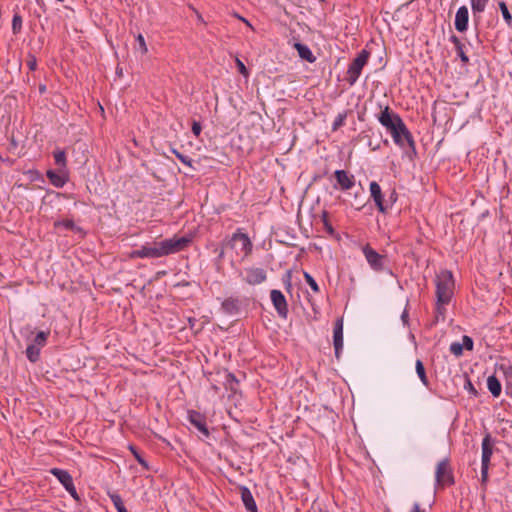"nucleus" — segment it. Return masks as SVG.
Masks as SVG:
<instances>
[{"label":"nucleus","instance_id":"nucleus-46","mask_svg":"<svg viewBox=\"0 0 512 512\" xmlns=\"http://www.w3.org/2000/svg\"><path fill=\"white\" fill-rule=\"evenodd\" d=\"M411 512H421L420 506L418 503H415L413 506V510Z\"/></svg>","mask_w":512,"mask_h":512},{"label":"nucleus","instance_id":"nucleus-41","mask_svg":"<svg viewBox=\"0 0 512 512\" xmlns=\"http://www.w3.org/2000/svg\"><path fill=\"white\" fill-rule=\"evenodd\" d=\"M488 467H489V464H482V467H481V475H482V480L485 481L486 478H487V474H488Z\"/></svg>","mask_w":512,"mask_h":512},{"label":"nucleus","instance_id":"nucleus-9","mask_svg":"<svg viewBox=\"0 0 512 512\" xmlns=\"http://www.w3.org/2000/svg\"><path fill=\"white\" fill-rule=\"evenodd\" d=\"M336 184L334 188H339L343 191L350 190L355 185V178L345 170H336L335 173Z\"/></svg>","mask_w":512,"mask_h":512},{"label":"nucleus","instance_id":"nucleus-29","mask_svg":"<svg viewBox=\"0 0 512 512\" xmlns=\"http://www.w3.org/2000/svg\"><path fill=\"white\" fill-rule=\"evenodd\" d=\"M22 28V17L15 14L12 19V30L14 34H18Z\"/></svg>","mask_w":512,"mask_h":512},{"label":"nucleus","instance_id":"nucleus-23","mask_svg":"<svg viewBox=\"0 0 512 512\" xmlns=\"http://www.w3.org/2000/svg\"><path fill=\"white\" fill-rule=\"evenodd\" d=\"M222 309L227 314H235L238 310V302L235 299L229 298L222 302Z\"/></svg>","mask_w":512,"mask_h":512},{"label":"nucleus","instance_id":"nucleus-30","mask_svg":"<svg viewBox=\"0 0 512 512\" xmlns=\"http://www.w3.org/2000/svg\"><path fill=\"white\" fill-rule=\"evenodd\" d=\"M304 278L307 282V284L311 287V289L314 291V292H319V286L317 284V282L314 280V278L308 273V272H304Z\"/></svg>","mask_w":512,"mask_h":512},{"label":"nucleus","instance_id":"nucleus-17","mask_svg":"<svg viewBox=\"0 0 512 512\" xmlns=\"http://www.w3.org/2000/svg\"><path fill=\"white\" fill-rule=\"evenodd\" d=\"M241 498L245 508L250 512H257V506L250 490L246 487L241 489Z\"/></svg>","mask_w":512,"mask_h":512},{"label":"nucleus","instance_id":"nucleus-16","mask_svg":"<svg viewBox=\"0 0 512 512\" xmlns=\"http://www.w3.org/2000/svg\"><path fill=\"white\" fill-rule=\"evenodd\" d=\"M469 12L466 6H461L455 15V28L458 32H464L468 27Z\"/></svg>","mask_w":512,"mask_h":512},{"label":"nucleus","instance_id":"nucleus-19","mask_svg":"<svg viewBox=\"0 0 512 512\" xmlns=\"http://www.w3.org/2000/svg\"><path fill=\"white\" fill-rule=\"evenodd\" d=\"M51 474L58 479L65 489L73 483L71 475L65 470L53 468L51 469Z\"/></svg>","mask_w":512,"mask_h":512},{"label":"nucleus","instance_id":"nucleus-1","mask_svg":"<svg viewBox=\"0 0 512 512\" xmlns=\"http://www.w3.org/2000/svg\"><path fill=\"white\" fill-rule=\"evenodd\" d=\"M191 242L190 237H173L161 242L147 243L141 246L143 258H160L183 250Z\"/></svg>","mask_w":512,"mask_h":512},{"label":"nucleus","instance_id":"nucleus-4","mask_svg":"<svg viewBox=\"0 0 512 512\" xmlns=\"http://www.w3.org/2000/svg\"><path fill=\"white\" fill-rule=\"evenodd\" d=\"M49 334V331H39L28 343L26 356L31 362H36L39 359L40 351L46 345Z\"/></svg>","mask_w":512,"mask_h":512},{"label":"nucleus","instance_id":"nucleus-11","mask_svg":"<svg viewBox=\"0 0 512 512\" xmlns=\"http://www.w3.org/2000/svg\"><path fill=\"white\" fill-rule=\"evenodd\" d=\"M271 301L281 317H286L288 313V305L285 296L279 290H272L270 293Z\"/></svg>","mask_w":512,"mask_h":512},{"label":"nucleus","instance_id":"nucleus-42","mask_svg":"<svg viewBox=\"0 0 512 512\" xmlns=\"http://www.w3.org/2000/svg\"><path fill=\"white\" fill-rule=\"evenodd\" d=\"M129 257H130V258H143V255H142V251H141V249L133 250V251L129 254Z\"/></svg>","mask_w":512,"mask_h":512},{"label":"nucleus","instance_id":"nucleus-12","mask_svg":"<svg viewBox=\"0 0 512 512\" xmlns=\"http://www.w3.org/2000/svg\"><path fill=\"white\" fill-rule=\"evenodd\" d=\"M243 279L250 285H256L266 279V274L261 268H248L243 273Z\"/></svg>","mask_w":512,"mask_h":512},{"label":"nucleus","instance_id":"nucleus-21","mask_svg":"<svg viewBox=\"0 0 512 512\" xmlns=\"http://www.w3.org/2000/svg\"><path fill=\"white\" fill-rule=\"evenodd\" d=\"M294 47L296 48L298 55L303 60H306L310 63L315 61V57L313 56L312 51L307 45L301 44V43H295Z\"/></svg>","mask_w":512,"mask_h":512},{"label":"nucleus","instance_id":"nucleus-6","mask_svg":"<svg viewBox=\"0 0 512 512\" xmlns=\"http://www.w3.org/2000/svg\"><path fill=\"white\" fill-rule=\"evenodd\" d=\"M378 121L390 133L396 129L401 130V125L404 123L397 114L390 111L389 107H385V109L380 113Z\"/></svg>","mask_w":512,"mask_h":512},{"label":"nucleus","instance_id":"nucleus-13","mask_svg":"<svg viewBox=\"0 0 512 512\" xmlns=\"http://www.w3.org/2000/svg\"><path fill=\"white\" fill-rule=\"evenodd\" d=\"M188 420L201 434L206 437L209 435L206 420L202 414L197 411L190 410L188 411Z\"/></svg>","mask_w":512,"mask_h":512},{"label":"nucleus","instance_id":"nucleus-36","mask_svg":"<svg viewBox=\"0 0 512 512\" xmlns=\"http://www.w3.org/2000/svg\"><path fill=\"white\" fill-rule=\"evenodd\" d=\"M499 369L503 372V374L507 377H512V364L511 365H504L501 364L499 366Z\"/></svg>","mask_w":512,"mask_h":512},{"label":"nucleus","instance_id":"nucleus-14","mask_svg":"<svg viewBox=\"0 0 512 512\" xmlns=\"http://www.w3.org/2000/svg\"><path fill=\"white\" fill-rule=\"evenodd\" d=\"M369 189L371 197L375 202L378 210L382 213H385L388 206L385 204L380 185L377 182L372 181L369 185Z\"/></svg>","mask_w":512,"mask_h":512},{"label":"nucleus","instance_id":"nucleus-10","mask_svg":"<svg viewBox=\"0 0 512 512\" xmlns=\"http://www.w3.org/2000/svg\"><path fill=\"white\" fill-rule=\"evenodd\" d=\"M391 136L394 140V142L399 145L401 148H406V146L412 147L414 142L412 140L411 134L406 128L405 124L403 123L401 125V130L396 129L392 131Z\"/></svg>","mask_w":512,"mask_h":512},{"label":"nucleus","instance_id":"nucleus-5","mask_svg":"<svg viewBox=\"0 0 512 512\" xmlns=\"http://www.w3.org/2000/svg\"><path fill=\"white\" fill-rule=\"evenodd\" d=\"M368 58L369 53L366 50H362L350 64L347 71V80L351 85H353L358 80L363 67L368 61Z\"/></svg>","mask_w":512,"mask_h":512},{"label":"nucleus","instance_id":"nucleus-7","mask_svg":"<svg viewBox=\"0 0 512 512\" xmlns=\"http://www.w3.org/2000/svg\"><path fill=\"white\" fill-rule=\"evenodd\" d=\"M436 483L438 485H450L453 483L452 471L447 459L440 461L436 467Z\"/></svg>","mask_w":512,"mask_h":512},{"label":"nucleus","instance_id":"nucleus-3","mask_svg":"<svg viewBox=\"0 0 512 512\" xmlns=\"http://www.w3.org/2000/svg\"><path fill=\"white\" fill-rule=\"evenodd\" d=\"M251 250L252 244L249 237L243 233H235L226 244L220 256L231 251L237 258L243 260L250 254Z\"/></svg>","mask_w":512,"mask_h":512},{"label":"nucleus","instance_id":"nucleus-44","mask_svg":"<svg viewBox=\"0 0 512 512\" xmlns=\"http://www.w3.org/2000/svg\"><path fill=\"white\" fill-rule=\"evenodd\" d=\"M237 18L240 19L244 24H246L249 28L254 29L252 24L244 17L237 15Z\"/></svg>","mask_w":512,"mask_h":512},{"label":"nucleus","instance_id":"nucleus-20","mask_svg":"<svg viewBox=\"0 0 512 512\" xmlns=\"http://www.w3.org/2000/svg\"><path fill=\"white\" fill-rule=\"evenodd\" d=\"M47 177L50 182L57 188H61L66 183V176L62 171L56 172L53 170L47 171Z\"/></svg>","mask_w":512,"mask_h":512},{"label":"nucleus","instance_id":"nucleus-15","mask_svg":"<svg viewBox=\"0 0 512 512\" xmlns=\"http://www.w3.org/2000/svg\"><path fill=\"white\" fill-rule=\"evenodd\" d=\"M333 344L335 348V355L338 358L343 348V319L339 318L335 322L334 333H333Z\"/></svg>","mask_w":512,"mask_h":512},{"label":"nucleus","instance_id":"nucleus-39","mask_svg":"<svg viewBox=\"0 0 512 512\" xmlns=\"http://www.w3.org/2000/svg\"><path fill=\"white\" fill-rule=\"evenodd\" d=\"M201 130H202V128H201L200 123H199V122L194 121V122H193V124H192V132H193V134H194L196 137H198V136L200 135V133H201Z\"/></svg>","mask_w":512,"mask_h":512},{"label":"nucleus","instance_id":"nucleus-45","mask_svg":"<svg viewBox=\"0 0 512 512\" xmlns=\"http://www.w3.org/2000/svg\"><path fill=\"white\" fill-rule=\"evenodd\" d=\"M401 319L404 323V325H406L408 323V312L407 310H404L402 315H401Z\"/></svg>","mask_w":512,"mask_h":512},{"label":"nucleus","instance_id":"nucleus-33","mask_svg":"<svg viewBox=\"0 0 512 512\" xmlns=\"http://www.w3.org/2000/svg\"><path fill=\"white\" fill-rule=\"evenodd\" d=\"M236 65H237V68L239 70V72L245 77V78H248L249 76V71L248 69L246 68V66L244 65V63L239 59V58H236Z\"/></svg>","mask_w":512,"mask_h":512},{"label":"nucleus","instance_id":"nucleus-18","mask_svg":"<svg viewBox=\"0 0 512 512\" xmlns=\"http://www.w3.org/2000/svg\"><path fill=\"white\" fill-rule=\"evenodd\" d=\"M492 456V443L490 435H486L482 441V464H489Z\"/></svg>","mask_w":512,"mask_h":512},{"label":"nucleus","instance_id":"nucleus-31","mask_svg":"<svg viewBox=\"0 0 512 512\" xmlns=\"http://www.w3.org/2000/svg\"><path fill=\"white\" fill-rule=\"evenodd\" d=\"M172 153H173V154H174V155H175V156H176V157H177V158H178V159H179V160H180L184 165H186V166H188V167H192V160H191L189 157H187V156H185V155L181 154V153H180V152H178L176 149H172Z\"/></svg>","mask_w":512,"mask_h":512},{"label":"nucleus","instance_id":"nucleus-34","mask_svg":"<svg viewBox=\"0 0 512 512\" xmlns=\"http://www.w3.org/2000/svg\"><path fill=\"white\" fill-rule=\"evenodd\" d=\"M57 227H64L66 229H75V224L72 220H63L55 224Z\"/></svg>","mask_w":512,"mask_h":512},{"label":"nucleus","instance_id":"nucleus-47","mask_svg":"<svg viewBox=\"0 0 512 512\" xmlns=\"http://www.w3.org/2000/svg\"><path fill=\"white\" fill-rule=\"evenodd\" d=\"M29 66H30V68H31V69H34V67H35V63H34V62H32V63H30V64H29Z\"/></svg>","mask_w":512,"mask_h":512},{"label":"nucleus","instance_id":"nucleus-50","mask_svg":"<svg viewBox=\"0 0 512 512\" xmlns=\"http://www.w3.org/2000/svg\"><path fill=\"white\" fill-rule=\"evenodd\" d=\"M137 459H138V461H139L141 464H144L143 460H142V459H140V457H138V456H137Z\"/></svg>","mask_w":512,"mask_h":512},{"label":"nucleus","instance_id":"nucleus-48","mask_svg":"<svg viewBox=\"0 0 512 512\" xmlns=\"http://www.w3.org/2000/svg\"><path fill=\"white\" fill-rule=\"evenodd\" d=\"M197 18H198L200 21H203L202 16H201L199 13H197Z\"/></svg>","mask_w":512,"mask_h":512},{"label":"nucleus","instance_id":"nucleus-25","mask_svg":"<svg viewBox=\"0 0 512 512\" xmlns=\"http://www.w3.org/2000/svg\"><path fill=\"white\" fill-rule=\"evenodd\" d=\"M110 499L116 508L117 512H128L127 509L124 506V503L122 501V498L119 494L113 493L110 494Z\"/></svg>","mask_w":512,"mask_h":512},{"label":"nucleus","instance_id":"nucleus-27","mask_svg":"<svg viewBox=\"0 0 512 512\" xmlns=\"http://www.w3.org/2000/svg\"><path fill=\"white\" fill-rule=\"evenodd\" d=\"M489 0H471V7L473 13H482L488 3Z\"/></svg>","mask_w":512,"mask_h":512},{"label":"nucleus","instance_id":"nucleus-38","mask_svg":"<svg viewBox=\"0 0 512 512\" xmlns=\"http://www.w3.org/2000/svg\"><path fill=\"white\" fill-rule=\"evenodd\" d=\"M345 115H338L333 123V130H336L338 127L342 126L344 123Z\"/></svg>","mask_w":512,"mask_h":512},{"label":"nucleus","instance_id":"nucleus-37","mask_svg":"<svg viewBox=\"0 0 512 512\" xmlns=\"http://www.w3.org/2000/svg\"><path fill=\"white\" fill-rule=\"evenodd\" d=\"M462 345H463V348L465 347L467 350H472L473 348V341L470 337L468 336H463L462 338Z\"/></svg>","mask_w":512,"mask_h":512},{"label":"nucleus","instance_id":"nucleus-28","mask_svg":"<svg viewBox=\"0 0 512 512\" xmlns=\"http://www.w3.org/2000/svg\"><path fill=\"white\" fill-rule=\"evenodd\" d=\"M55 163L62 168L66 166V154L63 150H57L54 152Z\"/></svg>","mask_w":512,"mask_h":512},{"label":"nucleus","instance_id":"nucleus-22","mask_svg":"<svg viewBox=\"0 0 512 512\" xmlns=\"http://www.w3.org/2000/svg\"><path fill=\"white\" fill-rule=\"evenodd\" d=\"M487 388L493 397H499L501 394V383L496 376L491 375L487 378Z\"/></svg>","mask_w":512,"mask_h":512},{"label":"nucleus","instance_id":"nucleus-40","mask_svg":"<svg viewBox=\"0 0 512 512\" xmlns=\"http://www.w3.org/2000/svg\"><path fill=\"white\" fill-rule=\"evenodd\" d=\"M67 492L76 500L79 499L78 493L76 491V488L74 486V483H72L69 487L66 488Z\"/></svg>","mask_w":512,"mask_h":512},{"label":"nucleus","instance_id":"nucleus-49","mask_svg":"<svg viewBox=\"0 0 512 512\" xmlns=\"http://www.w3.org/2000/svg\"><path fill=\"white\" fill-rule=\"evenodd\" d=\"M461 58H462L463 61H467L468 60V58L465 55H462Z\"/></svg>","mask_w":512,"mask_h":512},{"label":"nucleus","instance_id":"nucleus-24","mask_svg":"<svg viewBox=\"0 0 512 512\" xmlns=\"http://www.w3.org/2000/svg\"><path fill=\"white\" fill-rule=\"evenodd\" d=\"M415 368H416V373H417L418 377L420 378L421 382L425 386H427L428 379H427V376L425 373V368H424L423 362L420 359L416 360Z\"/></svg>","mask_w":512,"mask_h":512},{"label":"nucleus","instance_id":"nucleus-35","mask_svg":"<svg viewBox=\"0 0 512 512\" xmlns=\"http://www.w3.org/2000/svg\"><path fill=\"white\" fill-rule=\"evenodd\" d=\"M137 42H138L139 49L141 50V52L142 53H146L147 52V46H146L144 37L141 34H139L137 36Z\"/></svg>","mask_w":512,"mask_h":512},{"label":"nucleus","instance_id":"nucleus-8","mask_svg":"<svg viewBox=\"0 0 512 512\" xmlns=\"http://www.w3.org/2000/svg\"><path fill=\"white\" fill-rule=\"evenodd\" d=\"M363 254L370 265V267L376 271L382 270L384 268V256L380 255L369 245H366L362 249Z\"/></svg>","mask_w":512,"mask_h":512},{"label":"nucleus","instance_id":"nucleus-32","mask_svg":"<svg viewBox=\"0 0 512 512\" xmlns=\"http://www.w3.org/2000/svg\"><path fill=\"white\" fill-rule=\"evenodd\" d=\"M450 351L456 356H460L463 352V345L459 342H454L450 346Z\"/></svg>","mask_w":512,"mask_h":512},{"label":"nucleus","instance_id":"nucleus-43","mask_svg":"<svg viewBox=\"0 0 512 512\" xmlns=\"http://www.w3.org/2000/svg\"><path fill=\"white\" fill-rule=\"evenodd\" d=\"M465 388L472 394H476V389L474 388V386L472 385V383L470 381L467 382V384L465 385Z\"/></svg>","mask_w":512,"mask_h":512},{"label":"nucleus","instance_id":"nucleus-2","mask_svg":"<svg viewBox=\"0 0 512 512\" xmlns=\"http://www.w3.org/2000/svg\"><path fill=\"white\" fill-rule=\"evenodd\" d=\"M436 285V313L445 314V306L450 303L454 294L455 283L453 275L448 270L440 271L435 278Z\"/></svg>","mask_w":512,"mask_h":512},{"label":"nucleus","instance_id":"nucleus-26","mask_svg":"<svg viewBox=\"0 0 512 512\" xmlns=\"http://www.w3.org/2000/svg\"><path fill=\"white\" fill-rule=\"evenodd\" d=\"M499 8L501 10V14H502L503 19L505 20L506 24L509 27H512V15L510 14L506 3L504 1L499 2Z\"/></svg>","mask_w":512,"mask_h":512}]
</instances>
